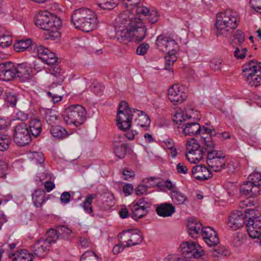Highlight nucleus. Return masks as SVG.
I'll return each instance as SVG.
<instances>
[{"label":"nucleus","mask_w":261,"mask_h":261,"mask_svg":"<svg viewBox=\"0 0 261 261\" xmlns=\"http://www.w3.org/2000/svg\"><path fill=\"white\" fill-rule=\"evenodd\" d=\"M35 23L40 29L46 31L45 38L56 40L60 37L59 28L62 21L60 18L48 11L39 12L35 15Z\"/></svg>","instance_id":"nucleus-1"},{"label":"nucleus","mask_w":261,"mask_h":261,"mask_svg":"<svg viewBox=\"0 0 261 261\" xmlns=\"http://www.w3.org/2000/svg\"><path fill=\"white\" fill-rule=\"evenodd\" d=\"M240 21L239 14L231 9H227L217 15L215 27L217 36L230 37Z\"/></svg>","instance_id":"nucleus-2"},{"label":"nucleus","mask_w":261,"mask_h":261,"mask_svg":"<svg viewBox=\"0 0 261 261\" xmlns=\"http://www.w3.org/2000/svg\"><path fill=\"white\" fill-rule=\"evenodd\" d=\"M71 21L76 29L89 32L96 28L97 18L96 14L91 10L82 8L73 12L71 16Z\"/></svg>","instance_id":"nucleus-3"},{"label":"nucleus","mask_w":261,"mask_h":261,"mask_svg":"<svg viewBox=\"0 0 261 261\" xmlns=\"http://www.w3.org/2000/svg\"><path fill=\"white\" fill-rule=\"evenodd\" d=\"M36 51L38 57L44 63L50 66L49 70L52 75L53 84L51 86L61 85L64 81V76L63 73H61L59 65L56 64L58 59L55 53L50 51L47 48L41 45L37 47Z\"/></svg>","instance_id":"nucleus-4"},{"label":"nucleus","mask_w":261,"mask_h":261,"mask_svg":"<svg viewBox=\"0 0 261 261\" xmlns=\"http://www.w3.org/2000/svg\"><path fill=\"white\" fill-rule=\"evenodd\" d=\"M130 1L121 0L127 11L120 15L115 26L117 40L123 44H127L130 42V11L128 9Z\"/></svg>","instance_id":"nucleus-5"},{"label":"nucleus","mask_w":261,"mask_h":261,"mask_svg":"<svg viewBox=\"0 0 261 261\" xmlns=\"http://www.w3.org/2000/svg\"><path fill=\"white\" fill-rule=\"evenodd\" d=\"M86 115V111L82 106L72 105L65 109L62 117L66 124L78 126L85 122Z\"/></svg>","instance_id":"nucleus-6"},{"label":"nucleus","mask_w":261,"mask_h":261,"mask_svg":"<svg viewBox=\"0 0 261 261\" xmlns=\"http://www.w3.org/2000/svg\"><path fill=\"white\" fill-rule=\"evenodd\" d=\"M247 232L251 238L261 235V214L253 209L245 210Z\"/></svg>","instance_id":"nucleus-7"},{"label":"nucleus","mask_w":261,"mask_h":261,"mask_svg":"<svg viewBox=\"0 0 261 261\" xmlns=\"http://www.w3.org/2000/svg\"><path fill=\"white\" fill-rule=\"evenodd\" d=\"M243 75L247 82L251 86L256 87L261 84V64L253 61L245 63L242 67Z\"/></svg>","instance_id":"nucleus-8"},{"label":"nucleus","mask_w":261,"mask_h":261,"mask_svg":"<svg viewBox=\"0 0 261 261\" xmlns=\"http://www.w3.org/2000/svg\"><path fill=\"white\" fill-rule=\"evenodd\" d=\"M248 181L241 187V193L248 197H255L259 194L261 186V173L254 172L248 177Z\"/></svg>","instance_id":"nucleus-9"},{"label":"nucleus","mask_w":261,"mask_h":261,"mask_svg":"<svg viewBox=\"0 0 261 261\" xmlns=\"http://www.w3.org/2000/svg\"><path fill=\"white\" fill-rule=\"evenodd\" d=\"M116 121L118 128L121 130L125 132L130 127V108L124 101L119 104Z\"/></svg>","instance_id":"nucleus-10"},{"label":"nucleus","mask_w":261,"mask_h":261,"mask_svg":"<svg viewBox=\"0 0 261 261\" xmlns=\"http://www.w3.org/2000/svg\"><path fill=\"white\" fill-rule=\"evenodd\" d=\"M186 159L191 163L196 164L203 159L204 151L195 138L187 141Z\"/></svg>","instance_id":"nucleus-11"},{"label":"nucleus","mask_w":261,"mask_h":261,"mask_svg":"<svg viewBox=\"0 0 261 261\" xmlns=\"http://www.w3.org/2000/svg\"><path fill=\"white\" fill-rule=\"evenodd\" d=\"M31 140L29 127L24 123L17 124L14 129V141L19 146L28 144Z\"/></svg>","instance_id":"nucleus-12"},{"label":"nucleus","mask_w":261,"mask_h":261,"mask_svg":"<svg viewBox=\"0 0 261 261\" xmlns=\"http://www.w3.org/2000/svg\"><path fill=\"white\" fill-rule=\"evenodd\" d=\"M207 164L209 168L213 171L220 172L225 167V155L221 150L211 152L207 156Z\"/></svg>","instance_id":"nucleus-13"},{"label":"nucleus","mask_w":261,"mask_h":261,"mask_svg":"<svg viewBox=\"0 0 261 261\" xmlns=\"http://www.w3.org/2000/svg\"><path fill=\"white\" fill-rule=\"evenodd\" d=\"M147 29L140 17L132 18V41L142 42L146 36Z\"/></svg>","instance_id":"nucleus-14"},{"label":"nucleus","mask_w":261,"mask_h":261,"mask_svg":"<svg viewBox=\"0 0 261 261\" xmlns=\"http://www.w3.org/2000/svg\"><path fill=\"white\" fill-rule=\"evenodd\" d=\"M179 251L185 258H198L203 254L201 248L193 242L182 243L179 248Z\"/></svg>","instance_id":"nucleus-15"},{"label":"nucleus","mask_w":261,"mask_h":261,"mask_svg":"<svg viewBox=\"0 0 261 261\" xmlns=\"http://www.w3.org/2000/svg\"><path fill=\"white\" fill-rule=\"evenodd\" d=\"M16 77L15 65L13 63L0 64V80L9 81Z\"/></svg>","instance_id":"nucleus-16"},{"label":"nucleus","mask_w":261,"mask_h":261,"mask_svg":"<svg viewBox=\"0 0 261 261\" xmlns=\"http://www.w3.org/2000/svg\"><path fill=\"white\" fill-rule=\"evenodd\" d=\"M168 95L169 99L173 105L181 103L187 98L186 94L180 91V87L177 84L169 88Z\"/></svg>","instance_id":"nucleus-17"},{"label":"nucleus","mask_w":261,"mask_h":261,"mask_svg":"<svg viewBox=\"0 0 261 261\" xmlns=\"http://www.w3.org/2000/svg\"><path fill=\"white\" fill-rule=\"evenodd\" d=\"M134 120L136 125L143 127L145 130H148L150 120L149 116L144 112L137 109L132 110V120Z\"/></svg>","instance_id":"nucleus-18"},{"label":"nucleus","mask_w":261,"mask_h":261,"mask_svg":"<svg viewBox=\"0 0 261 261\" xmlns=\"http://www.w3.org/2000/svg\"><path fill=\"white\" fill-rule=\"evenodd\" d=\"M246 223V214L242 212L236 211L233 212L228 217V226L234 230L242 227Z\"/></svg>","instance_id":"nucleus-19"},{"label":"nucleus","mask_w":261,"mask_h":261,"mask_svg":"<svg viewBox=\"0 0 261 261\" xmlns=\"http://www.w3.org/2000/svg\"><path fill=\"white\" fill-rule=\"evenodd\" d=\"M192 174L198 180H204L212 177V173L210 170L202 165H196L192 169Z\"/></svg>","instance_id":"nucleus-20"},{"label":"nucleus","mask_w":261,"mask_h":261,"mask_svg":"<svg viewBox=\"0 0 261 261\" xmlns=\"http://www.w3.org/2000/svg\"><path fill=\"white\" fill-rule=\"evenodd\" d=\"M15 70L17 77L21 81L29 80L32 72V68L30 64L23 62L15 65Z\"/></svg>","instance_id":"nucleus-21"},{"label":"nucleus","mask_w":261,"mask_h":261,"mask_svg":"<svg viewBox=\"0 0 261 261\" xmlns=\"http://www.w3.org/2000/svg\"><path fill=\"white\" fill-rule=\"evenodd\" d=\"M49 246L48 242L45 241V239H40L34 245V253L39 257L43 258L45 256Z\"/></svg>","instance_id":"nucleus-22"},{"label":"nucleus","mask_w":261,"mask_h":261,"mask_svg":"<svg viewBox=\"0 0 261 261\" xmlns=\"http://www.w3.org/2000/svg\"><path fill=\"white\" fill-rule=\"evenodd\" d=\"M175 211V207L172 204L167 202L161 203L156 208L157 214L163 217L171 216Z\"/></svg>","instance_id":"nucleus-23"},{"label":"nucleus","mask_w":261,"mask_h":261,"mask_svg":"<svg viewBox=\"0 0 261 261\" xmlns=\"http://www.w3.org/2000/svg\"><path fill=\"white\" fill-rule=\"evenodd\" d=\"M202 224L201 223H198L193 219L189 220L187 227L189 235L193 238H197L200 233H202Z\"/></svg>","instance_id":"nucleus-24"},{"label":"nucleus","mask_w":261,"mask_h":261,"mask_svg":"<svg viewBox=\"0 0 261 261\" xmlns=\"http://www.w3.org/2000/svg\"><path fill=\"white\" fill-rule=\"evenodd\" d=\"M59 239L66 241H71L74 237L72 230L65 226H59L57 227Z\"/></svg>","instance_id":"nucleus-25"},{"label":"nucleus","mask_w":261,"mask_h":261,"mask_svg":"<svg viewBox=\"0 0 261 261\" xmlns=\"http://www.w3.org/2000/svg\"><path fill=\"white\" fill-rule=\"evenodd\" d=\"M185 127L183 128V132L185 135H196L198 137V135L200 134L201 128L200 125L196 122L187 123L185 124Z\"/></svg>","instance_id":"nucleus-26"},{"label":"nucleus","mask_w":261,"mask_h":261,"mask_svg":"<svg viewBox=\"0 0 261 261\" xmlns=\"http://www.w3.org/2000/svg\"><path fill=\"white\" fill-rule=\"evenodd\" d=\"M32 200L34 205L40 207L46 201L45 192L43 190L37 189L32 194Z\"/></svg>","instance_id":"nucleus-27"},{"label":"nucleus","mask_w":261,"mask_h":261,"mask_svg":"<svg viewBox=\"0 0 261 261\" xmlns=\"http://www.w3.org/2000/svg\"><path fill=\"white\" fill-rule=\"evenodd\" d=\"M201 143L203 144V147L207 152V156L210 153L213 152H217L219 150L215 149L216 145L211 136L202 137Z\"/></svg>","instance_id":"nucleus-28"},{"label":"nucleus","mask_w":261,"mask_h":261,"mask_svg":"<svg viewBox=\"0 0 261 261\" xmlns=\"http://www.w3.org/2000/svg\"><path fill=\"white\" fill-rule=\"evenodd\" d=\"M141 202L139 204L136 202L132 208V218L135 220L143 217L145 214V207L144 205H141Z\"/></svg>","instance_id":"nucleus-29"},{"label":"nucleus","mask_w":261,"mask_h":261,"mask_svg":"<svg viewBox=\"0 0 261 261\" xmlns=\"http://www.w3.org/2000/svg\"><path fill=\"white\" fill-rule=\"evenodd\" d=\"M50 132L54 138L58 139H62L68 136L66 130L60 125H51Z\"/></svg>","instance_id":"nucleus-30"},{"label":"nucleus","mask_w":261,"mask_h":261,"mask_svg":"<svg viewBox=\"0 0 261 261\" xmlns=\"http://www.w3.org/2000/svg\"><path fill=\"white\" fill-rule=\"evenodd\" d=\"M13 261H33V255L27 250H22L19 252L13 254Z\"/></svg>","instance_id":"nucleus-31"},{"label":"nucleus","mask_w":261,"mask_h":261,"mask_svg":"<svg viewBox=\"0 0 261 261\" xmlns=\"http://www.w3.org/2000/svg\"><path fill=\"white\" fill-rule=\"evenodd\" d=\"M95 197V194H89L86 197L85 200L81 203V206L83 207L85 212L90 214L92 217L94 216V214L93 213L92 203Z\"/></svg>","instance_id":"nucleus-32"},{"label":"nucleus","mask_w":261,"mask_h":261,"mask_svg":"<svg viewBox=\"0 0 261 261\" xmlns=\"http://www.w3.org/2000/svg\"><path fill=\"white\" fill-rule=\"evenodd\" d=\"M41 123L38 120H32L30 122L29 130L30 134L37 137L41 133Z\"/></svg>","instance_id":"nucleus-33"},{"label":"nucleus","mask_w":261,"mask_h":261,"mask_svg":"<svg viewBox=\"0 0 261 261\" xmlns=\"http://www.w3.org/2000/svg\"><path fill=\"white\" fill-rule=\"evenodd\" d=\"M43 112L45 119L48 124L52 125V124L55 123L58 117V112L50 109H45L43 110Z\"/></svg>","instance_id":"nucleus-34"},{"label":"nucleus","mask_w":261,"mask_h":261,"mask_svg":"<svg viewBox=\"0 0 261 261\" xmlns=\"http://www.w3.org/2000/svg\"><path fill=\"white\" fill-rule=\"evenodd\" d=\"M171 197L172 201L176 204H184L187 200V197L184 193L175 190L172 191Z\"/></svg>","instance_id":"nucleus-35"},{"label":"nucleus","mask_w":261,"mask_h":261,"mask_svg":"<svg viewBox=\"0 0 261 261\" xmlns=\"http://www.w3.org/2000/svg\"><path fill=\"white\" fill-rule=\"evenodd\" d=\"M32 43L30 39L17 41L14 45V49L17 52L23 51L28 48Z\"/></svg>","instance_id":"nucleus-36"},{"label":"nucleus","mask_w":261,"mask_h":261,"mask_svg":"<svg viewBox=\"0 0 261 261\" xmlns=\"http://www.w3.org/2000/svg\"><path fill=\"white\" fill-rule=\"evenodd\" d=\"M119 0H97V5L102 9L112 10L115 8Z\"/></svg>","instance_id":"nucleus-37"},{"label":"nucleus","mask_w":261,"mask_h":261,"mask_svg":"<svg viewBox=\"0 0 261 261\" xmlns=\"http://www.w3.org/2000/svg\"><path fill=\"white\" fill-rule=\"evenodd\" d=\"M12 38L11 36L6 34L3 28L0 27V46L2 47H7L11 45Z\"/></svg>","instance_id":"nucleus-38"},{"label":"nucleus","mask_w":261,"mask_h":261,"mask_svg":"<svg viewBox=\"0 0 261 261\" xmlns=\"http://www.w3.org/2000/svg\"><path fill=\"white\" fill-rule=\"evenodd\" d=\"M130 229H128L123 231L118 234L119 242L121 245L124 246L125 247H129L130 242Z\"/></svg>","instance_id":"nucleus-39"},{"label":"nucleus","mask_w":261,"mask_h":261,"mask_svg":"<svg viewBox=\"0 0 261 261\" xmlns=\"http://www.w3.org/2000/svg\"><path fill=\"white\" fill-rule=\"evenodd\" d=\"M143 239L142 233L139 229L132 228V246L140 244Z\"/></svg>","instance_id":"nucleus-40"},{"label":"nucleus","mask_w":261,"mask_h":261,"mask_svg":"<svg viewBox=\"0 0 261 261\" xmlns=\"http://www.w3.org/2000/svg\"><path fill=\"white\" fill-rule=\"evenodd\" d=\"M165 63L164 69L168 70L170 72H173L172 66L174 63L176 61L177 57L174 54H168L165 57Z\"/></svg>","instance_id":"nucleus-41"},{"label":"nucleus","mask_w":261,"mask_h":261,"mask_svg":"<svg viewBox=\"0 0 261 261\" xmlns=\"http://www.w3.org/2000/svg\"><path fill=\"white\" fill-rule=\"evenodd\" d=\"M170 39L169 37L165 36L163 35H160L156 39V45L158 48L160 49L164 50L165 48H167V44L168 43Z\"/></svg>","instance_id":"nucleus-42"},{"label":"nucleus","mask_w":261,"mask_h":261,"mask_svg":"<svg viewBox=\"0 0 261 261\" xmlns=\"http://www.w3.org/2000/svg\"><path fill=\"white\" fill-rule=\"evenodd\" d=\"M46 236L47 237L46 239H45V241L48 242L49 245L52 243H55L58 239H59L57 227L56 229H50L48 230L46 233Z\"/></svg>","instance_id":"nucleus-43"},{"label":"nucleus","mask_w":261,"mask_h":261,"mask_svg":"<svg viewBox=\"0 0 261 261\" xmlns=\"http://www.w3.org/2000/svg\"><path fill=\"white\" fill-rule=\"evenodd\" d=\"M149 10L147 7L143 6L134 7L132 8V14H135L137 17H140V15L147 16L149 15Z\"/></svg>","instance_id":"nucleus-44"},{"label":"nucleus","mask_w":261,"mask_h":261,"mask_svg":"<svg viewBox=\"0 0 261 261\" xmlns=\"http://www.w3.org/2000/svg\"><path fill=\"white\" fill-rule=\"evenodd\" d=\"M190 116L187 114H185L183 112H177L174 115L173 120L176 124L181 125V123L185 122L186 120L190 119Z\"/></svg>","instance_id":"nucleus-45"},{"label":"nucleus","mask_w":261,"mask_h":261,"mask_svg":"<svg viewBox=\"0 0 261 261\" xmlns=\"http://www.w3.org/2000/svg\"><path fill=\"white\" fill-rule=\"evenodd\" d=\"M166 46L167 48H165L164 51H167L168 54L176 55L178 50V45L174 40L170 38Z\"/></svg>","instance_id":"nucleus-46"},{"label":"nucleus","mask_w":261,"mask_h":261,"mask_svg":"<svg viewBox=\"0 0 261 261\" xmlns=\"http://www.w3.org/2000/svg\"><path fill=\"white\" fill-rule=\"evenodd\" d=\"M127 145L122 143L120 145L116 146L114 148V152L116 155L119 159L123 158L126 154Z\"/></svg>","instance_id":"nucleus-47"},{"label":"nucleus","mask_w":261,"mask_h":261,"mask_svg":"<svg viewBox=\"0 0 261 261\" xmlns=\"http://www.w3.org/2000/svg\"><path fill=\"white\" fill-rule=\"evenodd\" d=\"M10 143V139L9 137L2 134H0V151L6 150Z\"/></svg>","instance_id":"nucleus-48"},{"label":"nucleus","mask_w":261,"mask_h":261,"mask_svg":"<svg viewBox=\"0 0 261 261\" xmlns=\"http://www.w3.org/2000/svg\"><path fill=\"white\" fill-rule=\"evenodd\" d=\"M81 261H98L97 257L95 253L89 251L84 253L81 256Z\"/></svg>","instance_id":"nucleus-49"},{"label":"nucleus","mask_w":261,"mask_h":261,"mask_svg":"<svg viewBox=\"0 0 261 261\" xmlns=\"http://www.w3.org/2000/svg\"><path fill=\"white\" fill-rule=\"evenodd\" d=\"M204 242L210 247H213L217 245L219 243V239L217 236V232H216L214 233V234L212 235L208 238H206Z\"/></svg>","instance_id":"nucleus-50"},{"label":"nucleus","mask_w":261,"mask_h":261,"mask_svg":"<svg viewBox=\"0 0 261 261\" xmlns=\"http://www.w3.org/2000/svg\"><path fill=\"white\" fill-rule=\"evenodd\" d=\"M149 48V45L147 43H142L140 44L136 49V54L138 55L144 56L145 55Z\"/></svg>","instance_id":"nucleus-51"},{"label":"nucleus","mask_w":261,"mask_h":261,"mask_svg":"<svg viewBox=\"0 0 261 261\" xmlns=\"http://www.w3.org/2000/svg\"><path fill=\"white\" fill-rule=\"evenodd\" d=\"M201 232L204 241H205L206 238L211 237L216 232L214 229L211 227H202Z\"/></svg>","instance_id":"nucleus-52"},{"label":"nucleus","mask_w":261,"mask_h":261,"mask_svg":"<svg viewBox=\"0 0 261 261\" xmlns=\"http://www.w3.org/2000/svg\"><path fill=\"white\" fill-rule=\"evenodd\" d=\"M158 179V178L154 177H146L144 178L142 182L146 184H148V188L154 187L155 186H159V182L155 180Z\"/></svg>","instance_id":"nucleus-53"},{"label":"nucleus","mask_w":261,"mask_h":261,"mask_svg":"<svg viewBox=\"0 0 261 261\" xmlns=\"http://www.w3.org/2000/svg\"><path fill=\"white\" fill-rule=\"evenodd\" d=\"M222 60L218 59H214L211 61L210 66L214 70H219L221 69Z\"/></svg>","instance_id":"nucleus-54"},{"label":"nucleus","mask_w":261,"mask_h":261,"mask_svg":"<svg viewBox=\"0 0 261 261\" xmlns=\"http://www.w3.org/2000/svg\"><path fill=\"white\" fill-rule=\"evenodd\" d=\"M247 51L246 48H237L234 52V56L236 58L239 59H243L245 57L246 53Z\"/></svg>","instance_id":"nucleus-55"},{"label":"nucleus","mask_w":261,"mask_h":261,"mask_svg":"<svg viewBox=\"0 0 261 261\" xmlns=\"http://www.w3.org/2000/svg\"><path fill=\"white\" fill-rule=\"evenodd\" d=\"M148 19L149 22L151 23H155L158 20L159 18V14L156 10H152L151 12H149Z\"/></svg>","instance_id":"nucleus-56"},{"label":"nucleus","mask_w":261,"mask_h":261,"mask_svg":"<svg viewBox=\"0 0 261 261\" xmlns=\"http://www.w3.org/2000/svg\"><path fill=\"white\" fill-rule=\"evenodd\" d=\"M177 172L179 174H186L188 173V169L183 163H179L176 165Z\"/></svg>","instance_id":"nucleus-57"},{"label":"nucleus","mask_w":261,"mask_h":261,"mask_svg":"<svg viewBox=\"0 0 261 261\" xmlns=\"http://www.w3.org/2000/svg\"><path fill=\"white\" fill-rule=\"evenodd\" d=\"M244 240V236L242 233H237L234 236L233 243L234 245L238 247L239 246Z\"/></svg>","instance_id":"nucleus-58"},{"label":"nucleus","mask_w":261,"mask_h":261,"mask_svg":"<svg viewBox=\"0 0 261 261\" xmlns=\"http://www.w3.org/2000/svg\"><path fill=\"white\" fill-rule=\"evenodd\" d=\"M33 159L37 163L40 164L43 163L45 160L43 154L40 152L33 153Z\"/></svg>","instance_id":"nucleus-59"},{"label":"nucleus","mask_w":261,"mask_h":261,"mask_svg":"<svg viewBox=\"0 0 261 261\" xmlns=\"http://www.w3.org/2000/svg\"><path fill=\"white\" fill-rule=\"evenodd\" d=\"M148 189V185H140L135 189V193L137 195H141L146 193Z\"/></svg>","instance_id":"nucleus-60"},{"label":"nucleus","mask_w":261,"mask_h":261,"mask_svg":"<svg viewBox=\"0 0 261 261\" xmlns=\"http://www.w3.org/2000/svg\"><path fill=\"white\" fill-rule=\"evenodd\" d=\"M71 195L68 192H64L61 195L60 199L62 203H68L70 201Z\"/></svg>","instance_id":"nucleus-61"},{"label":"nucleus","mask_w":261,"mask_h":261,"mask_svg":"<svg viewBox=\"0 0 261 261\" xmlns=\"http://www.w3.org/2000/svg\"><path fill=\"white\" fill-rule=\"evenodd\" d=\"M7 100L12 107H15L17 101V98L15 94H9L7 96Z\"/></svg>","instance_id":"nucleus-62"},{"label":"nucleus","mask_w":261,"mask_h":261,"mask_svg":"<svg viewBox=\"0 0 261 261\" xmlns=\"http://www.w3.org/2000/svg\"><path fill=\"white\" fill-rule=\"evenodd\" d=\"M48 96L50 98L54 103L58 102L62 100V97L58 94H53L50 92L47 93Z\"/></svg>","instance_id":"nucleus-63"},{"label":"nucleus","mask_w":261,"mask_h":261,"mask_svg":"<svg viewBox=\"0 0 261 261\" xmlns=\"http://www.w3.org/2000/svg\"><path fill=\"white\" fill-rule=\"evenodd\" d=\"M250 4L253 9H261V0H250Z\"/></svg>","instance_id":"nucleus-64"}]
</instances>
